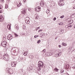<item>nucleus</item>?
Masks as SVG:
<instances>
[{
    "label": "nucleus",
    "mask_w": 75,
    "mask_h": 75,
    "mask_svg": "<svg viewBox=\"0 0 75 75\" xmlns=\"http://www.w3.org/2000/svg\"><path fill=\"white\" fill-rule=\"evenodd\" d=\"M59 25H62V22H61L59 24Z\"/></svg>",
    "instance_id": "nucleus-43"
},
{
    "label": "nucleus",
    "mask_w": 75,
    "mask_h": 75,
    "mask_svg": "<svg viewBox=\"0 0 75 75\" xmlns=\"http://www.w3.org/2000/svg\"><path fill=\"white\" fill-rule=\"evenodd\" d=\"M46 55L47 57H49V56H51L52 55V53L50 52H47L46 53Z\"/></svg>",
    "instance_id": "nucleus-10"
},
{
    "label": "nucleus",
    "mask_w": 75,
    "mask_h": 75,
    "mask_svg": "<svg viewBox=\"0 0 75 75\" xmlns=\"http://www.w3.org/2000/svg\"><path fill=\"white\" fill-rule=\"evenodd\" d=\"M64 33V30H62L60 31V33L61 34H62V33Z\"/></svg>",
    "instance_id": "nucleus-30"
},
{
    "label": "nucleus",
    "mask_w": 75,
    "mask_h": 75,
    "mask_svg": "<svg viewBox=\"0 0 75 75\" xmlns=\"http://www.w3.org/2000/svg\"><path fill=\"white\" fill-rule=\"evenodd\" d=\"M41 7L40 6H38L36 7L35 8V11L36 12H39L40 11H41Z\"/></svg>",
    "instance_id": "nucleus-5"
},
{
    "label": "nucleus",
    "mask_w": 75,
    "mask_h": 75,
    "mask_svg": "<svg viewBox=\"0 0 75 75\" xmlns=\"http://www.w3.org/2000/svg\"><path fill=\"white\" fill-rule=\"evenodd\" d=\"M14 35H15V37H18V35L16 33H14Z\"/></svg>",
    "instance_id": "nucleus-35"
},
{
    "label": "nucleus",
    "mask_w": 75,
    "mask_h": 75,
    "mask_svg": "<svg viewBox=\"0 0 75 75\" xmlns=\"http://www.w3.org/2000/svg\"><path fill=\"white\" fill-rule=\"evenodd\" d=\"M3 20H4V18H3V16H0V21L1 22L3 21Z\"/></svg>",
    "instance_id": "nucleus-16"
},
{
    "label": "nucleus",
    "mask_w": 75,
    "mask_h": 75,
    "mask_svg": "<svg viewBox=\"0 0 75 75\" xmlns=\"http://www.w3.org/2000/svg\"><path fill=\"white\" fill-rule=\"evenodd\" d=\"M74 28H75V26L74 27Z\"/></svg>",
    "instance_id": "nucleus-60"
},
{
    "label": "nucleus",
    "mask_w": 75,
    "mask_h": 75,
    "mask_svg": "<svg viewBox=\"0 0 75 75\" xmlns=\"http://www.w3.org/2000/svg\"><path fill=\"white\" fill-rule=\"evenodd\" d=\"M42 31V29H40V30L38 32L39 33V32H41V31Z\"/></svg>",
    "instance_id": "nucleus-36"
},
{
    "label": "nucleus",
    "mask_w": 75,
    "mask_h": 75,
    "mask_svg": "<svg viewBox=\"0 0 75 75\" xmlns=\"http://www.w3.org/2000/svg\"><path fill=\"white\" fill-rule=\"evenodd\" d=\"M11 71H12V70H11Z\"/></svg>",
    "instance_id": "nucleus-61"
},
{
    "label": "nucleus",
    "mask_w": 75,
    "mask_h": 75,
    "mask_svg": "<svg viewBox=\"0 0 75 75\" xmlns=\"http://www.w3.org/2000/svg\"><path fill=\"white\" fill-rule=\"evenodd\" d=\"M54 52L56 54L54 55V57H59L61 55L62 53L61 50H55Z\"/></svg>",
    "instance_id": "nucleus-1"
},
{
    "label": "nucleus",
    "mask_w": 75,
    "mask_h": 75,
    "mask_svg": "<svg viewBox=\"0 0 75 75\" xmlns=\"http://www.w3.org/2000/svg\"><path fill=\"white\" fill-rule=\"evenodd\" d=\"M46 13L47 14H48V13H50V10L48 9H47L46 11Z\"/></svg>",
    "instance_id": "nucleus-24"
},
{
    "label": "nucleus",
    "mask_w": 75,
    "mask_h": 75,
    "mask_svg": "<svg viewBox=\"0 0 75 75\" xmlns=\"http://www.w3.org/2000/svg\"><path fill=\"white\" fill-rule=\"evenodd\" d=\"M53 20L54 21H55V20H56V18H55V17L53 19Z\"/></svg>",
    "instance_id": "nucleus-42"
},
{
    "label": "nucleus",
    "mask_w": 75,
    "mask_h": 75,
    "mask_svg": "<svg viewBox=\"0 0 75 75\" xmlns=\"http://www.w3.org/2000/svg\"><path fill=\"white\" fill-rule=\"evenodd\" d=\"M64 0H62V1H63Z\"/></svg>",
    "instance_id": "nucleus-62"
},
{
    "label": "nucleus",
    "mask_w": 75,
    "mask_h": 75,
    "mask_svg": "<svg viewBox=\"0 0 75 75\" xmlns=\"http://www.w3.org/2000/svg\"><path fill=\"white\" fill-rule=\"evenodd\" d=\"M23 35H25V33H23L22 34Z\"/></svg>",
    "instance_id": "nucleus-56"
},
{
    "label": "nucleus",
    "mask_w": 75,
    "mask_h": 75,
    "mask_svg": "<svg viewBox=\"0 0 75 75\" xmlns=\"http://www.w3.org/2000/svg\"><path fill=\"white\" fill-rule=\"evenodd\" d=\"M19 4L20 5V6H21V3H19Z\"/></svg>",
    "instance_id": "nucleus-47"
},
{
    "label": "nucleus",
    "mask_w": 75,
    "mask_h": 75,
    "mask_svg": "<svg viewBox=\"0 0 75 75\" xmlns=\"http://www.w3.org/2000/svg\"><path fill=\"white\" fill-rule=\"evenodd\" d=\"M13 38V36L11 34H9L7 36V39L8 40H11Z\"/></svg>",
    "instance_id": "nucleus-7"
},
{
    "label": "nucleus",
    "mask_w": 75,
    "mask_h": 75,
    "mask_svg": "<svg viewBox=\"0 0 75 75\" xmlns=\"http://www.w3.org/2000/svg\"><path fill=\"white\" fill-rule=\"evenodd\" d=\"M3 38L4 39L5 38H5V37H3Z\"/></svg>",
    "instance_id": "nucleus-52"
},
{
    "label": "nucleus",
    "mask_w": 75,
    "mask_h": 75,
    "mask_svg": "<svg viewBox=\"0 0 75 75\" xmlns=\"http://www.w3.org/2000/svg\"><path fill=\"white\" fill-rule=\"evenodd\" d=\"M19 59H20V61H22V60H23V57L20 56L19 57Z\"/></svg>",
    "instance_id": "nucleus-19"
},
{
    "label": "nucleus",
    "mask_w": 75,
    "mask_h": 75,
    "mask_svg": "<svg viewBox=\"0 0 75 75\" xmlns=\"http://www.w3.org/2000/svg\"><path fill=\"white\" fill-rule=\"evenodd\" d=\"M5 7L6 8H7L8 7V5H6Z\"/></svg>",
    "instance_id": "nucleus-27"
},
{
    "label": "nucleus",
    "mask_w": 75,
    "mask_h": 75,
    "mask_svg": "<svg viewBox=\"0 0 75 75\" xmlns=\"http://www.w3.org/2000/svg\"><path fill=\"white\" fill-rule=\"evenodd\" d=\"M40 6H41V7H43L44 6V3L43 2H41L40 3Z\"/></svg>",
    "instance_id": "nucleus-15"
},
{
    "label": "nucleus",
    "mask_w": 75,
    "mask_h": 75,
    "mask_svg": "<svg viewBox=\"0 0 75 75\" xmlns=\"http://www.w3.org/2000/svg\"><path fill=\"white\" fill-rule=\"evenodd\" d=\"M2 13V12L1 11H0V13Z\"/></svg>",
    "instance_id": "nucleus-55"
},
{
    "label": "nucleus",
    "mask_w": 75,
    "mask_h": 75,
    "mask_svg": "<svg viewBox=\"0 0 75 75\" xmlns=\"http://www.w3.org/2000/svg\"><path fill=\"white\" fill-rule=\"evenodd\" d=\"M54 71L56 72H58V71L59 70V69H57V68H56L54 69Z\"/></svg>",
    "instance_id": "nucleus-18"
},
{
    "label": "nucleus",
    "mask_w": 75,
    "mask_h": 75,
    "mask_svg": "<svg viewBox=\"0 0 75 75\" xmlns=\"http://www.w3.org/2000/svg\"><path fill=\"white\" fill-rule=\"evenodd\" d=\"M64 16H61L60 17V18H64Z\"/></svg>",
    "instance_id": "nucleus-39"
},
{
    "label": "nucleus",
    "mask_w": 75,
    "mask_h": 75,
    "mask_svg": "<svg viewBox=\"0 0 75 75\" xmlns=\"http://www.w3.org/2000/svg\"><path fill=\"white\" fill-rule=\"evenodd\" d=\"M46 51V49H44V50H43L42 51V52H43V53H44V52H45Z\"/></svg>",
    "instance_id": "nucleus-29"
},
{
    "label": "nucleus",
    "mask_w": 75,
    "mask_h": 75,
    "mask_svg": "<svg viewBox=\"0 0 75 75\" xmlns=\"http://www.w3.org/2000/svg\"><path fill=\"white\" fill-rule=\"evenodd\" d=\"M67 20H68V21L69 23H70V24H72V23L74 22L73 20L71 19V18L68 19Z\"/></svg>",
    "instance_id": "nucleus-9"
},
{
    "label": "nucleus",
    "mask_w": 75,
    "mask_h": 75,
    "mask_svg": "<svg viewBox=\"0 0 75 75\" xmlns=\"http://www.w3.org/2000/svg\"><path fill=\"white\" fill-rule=\"evenodd\" d=\"M38 37V35H35L34 37V38H37Z\"/></svg>",
    "instance_id": "nucleus-37"
},
{
    "label": "nucleus",
    "mask_w": 75,
    "mask_h": 75,
    "mask_svg": "<svg viewBox=\"0 0 75 75\" xmlns=\"http://www.w3.org/2000/svg\"><path fill=\"white\" fill-rule=\"evenodd\" d=\"M2 8H1V5H0V9H1Z\"/></svg>",
    "instance_id": "nucleus-48"
},
{
    "label": "nucleus",
    "mask_w": 75,
    "mask_h": 75,
    "mask_svg": "<svg viewBox=\"0 0 75 75\" xmlns=\"http://www.w3.org/2000/svg\"><path fill=\"white\" fill-rule=\"evenodd\" d=\"M0 56H1V55H0V58H1V57Z\"/></svg>",
    "instance_id": "nucleus-53"
},
{
    "label": "nucleus",
    "mask_w": 75,
    "mask_h": 75,
    "mask_svg": "<svg viewBox=\"0 0 75 75\" xmlns=\"http://www.w3.org/2000/svg\"><path fill=\"white\" fill-rule=\"evenodd\" d=\"M74 59H75V56H74Z\"/></svg>",
    "instance_id": "nucleus-54"
},
{
    "label": "nucleus",
    "mask_w": 75,
    "mask_h": 75,
    "mask_svg": "<svg viewBox=\"0 0 75 75\" xmlns=\"http://www.w3.org/2000/svg\"><path fill=\"white\" fill-rule=\"evenodd\" d=\"M22 13L23 14H25V13H26V9L25 8H23V11L22 12Z\"/></svg>",
    "instance_id": "nucleus-13"
},
{
    "label": "nucleus",
    "mask_w": 75,
    "mask_h": 75,
    "mask_svg": "<svg viewBox=\"0 0 75 75\" xmlns=\"http://www.w3.org/2000/svg\"><path fill=\"white\" fill-rule=\"evenodd\" d=\"M39 18V17L38 16H37L35 17V18L36 19V20H38V19Z\"/></svg>",
    "instance_id": "nucleus-32"
},
{
    "label": "nucleus",
    "mask_w": 75,
    "mask_h": 75,
    "mask_svg": "<svg viewBox=\"0 0 75 75\" xmlns=\"http://www.w3.org/2000/svg\"><path fill=\"white\" fill-rule=\"evenodd\" d=\"M27 68L28 70L29 71H31V69L29 67H28Z\"/></svg>",
    "instance_id": "nucleus-26"
},
{
    "label": "nucleus",
    "mask_w": 75,
    "mask_h": 75,
    "mask_svg": "<svg viewBox=\"0 0 75 75\" xmlns=\"http://www.w3.org/2000/svg\"><path fill=\"white\" fill-rule=\"evenodd\" d=\"M17 50H18L16 51V50H14L13 51V53H14V54H15L16 52H17V53L19 52V50H18V49H17Z\"/></svg>",
    "instance_id": "nucleus-17"
},
{
    "label": "nucleus",
    "mask_w": 75,
    "mask_h": 75,
    "mask_svg": "<svg viewBox=\"0 0 75 75\" xmlns=\"http://www.w3.org/2000/svg\"><path fill=\"white\" fill-rule=\"evenodd\" d=\"M23 1H24V2H25V0H23Z\"/></svg>",
    "instance_id": "nucleus-58"
},
{
    "label": "nucleus",
    "mask_w": 75,
    "mask_h": 75,
    "mask_svg": "<svg viewBox=\"0 0 75 75\" xmlns=\"http://www.w3.org/2000/svg\"><path fill=\"white\" fill-rule=\"evenodd\" d=\"M38 67L37 68L38 70L39 71H41V67H43L44 66V63L42 61H39L38 62Z\"/></svg>",
    "instance_id": "nucleus-2"
},
{
    "label": "nucleus",
    "mask_w": 75,
    "mask_h": 75,
    "mask_svg": "<svg viewBox=\"0 0 75 75\" xmlns=\"http://www.w3.org/2000/svg\"><path fill=\"white\" fill-rule=\"evenodd\" d=\"M58 47H59V48H61V47H62L61 45H59Z\"/></svg>",
    "instance_id": "nucleus-44"
},
{
    "label": "nucleus",
    "mask_w": 75,
    "mask_h": 75,
    "mask_svg": "<svg viewBox=\"0 0 75 75\" xmlns=\"http://www.w3.org/2000/svg\"><path fill=\"white\" fill-rule=\"evenodd\" d=\"M17 7H20V5L19 4H18L17 5Z\"/></svg>",
    "instance_id": "nucleus-38"
},
{
    "label": "nucleus",
    "mask_w": 75,
    "mask_h": 75,
    "mask_svg": "<svg viewBox=\"0 0 75 75\" xmlns=\"http://www.w3.org/2000/svg\"><path fill=\"white\" fill-rule=\"evenodd\" d=\"M20 71L21 72H23V70L22 69L20 70Z\"/></svg>",
    "instance_id": "nucleus-40"
},
{
    "label": "nucleus",
    "mask_w": 75,
    "mask_h": 75,
    "mask_svg": "<svg viewBox=\"0 0 75 75\" xmlns=\"http://www.w3.org/2000/svg\"><path fill=\"white\" fill-rule=\"evenodd\" d=\"M71 27H72V25H66L65 26V28H71Z\"/></svg>",
    "instance_id": "nucleus-12"
},
{
    "label": "nucleus",
    "mask_w": 75,
    "mask_h": 75,
    "mask_svg": "<svg viewBox=\"0 0 75 75\" xmlns=\"http://www.w3.org/2000/svg\"><path fill=\"white\" fill-rule=\"evenodd\" d=\"M1 3H3L4 2V0H1Z\"/></svg>",
    "instance_id": "nucleus-41"
},
{
    "label": "nucleus",
    "mask_w": 75,
    "mask_h": 75,
    "mask_svg": "<svg viewBox=\"0 0 75 75\" xmlns=\"http://www.w3.org/2000/svg\"><path fill=\"white\" fill-rule=\"evenodd\" d=\"M16 30H19V26L17 25V26H16Z\"/></svg>",
    "instance_id": "nucleus-20"
},
{
    "label": "nucleus",
    "mask_w": 75,
    "mask_h": 75,
    "mask_svg": "<svg viewBox=\"0 0 75 75\" xmlns=\"http://www.w3.org/2000/svg\"><path fill=\"white\" fill-rule=\"evenodd\" d=\"M23 54L25 56H27V55H28V51H26L25 52H24L23 53Z\"/></svg>",
    "instance_id": "nucleus-14"
},
{
    "label": "nucleus",
    "mask_w": 75,
    "mask_h": 75,
    "mask_svg": "<svg viewBox=\"0 0 75 75\" xmlns=\"http://www.w3.org/2000/svg\"><path fill=\"white\" fill-rule=\"evenodd\" d=\"M7 28L8 30H10V28H11V26L9 25H7Z\"/></svg>",
    "instance_id": "nucleus-21"
},
{
    "label": "nucleus",
    "mask_w": 75,
    "mask_h": 75,
    "mask_svg": "<svg viewBox=\"0 0 75 75\" xmlns=\"http://www.w3.org/2000/svg\"><path fill=\"white\" fill-rule=\"evenodd\" d=\"M17 62H13L11 63V65L12 67H14L16 66Z\"/></svg>",
    "instance_id": "nucleus-6"
},
{
    "label": "nucleus",
    "mask_w": 75,
    "mask_h": 75,
    "mask_svg": "<svg viewBox=\"0 0 75 75\" xmlns=\"http://www.w3.org/2000/svg\"><path fill=\"white\" fill-rule=\"evenodd\" d=\"M28 10L29 11H31V9H30V8H28Z\"/></svg>",
    "instance_id": "nucleus-46"
},
{
    "label": "nucleus",
    "mask_w": 75,
    "mask_h": 75,
    "mask_svg": "<svg viewBox=\"0 0 75 75\" xmlns=\"http://www.w3.org/2000/svg\"><path fill=\"white\" fill-rule=\"evenodd\" d=\"M8 56L7 54H5L4 55L3 58L5 61H7V59H8Z\"/></svg>",
    "instance_id": "nucleus-3"
},
{
    "label": "nucleus",
    "mask_w": 75,
    "mask_h": 75,
    "mask_svg": "<svg viewBox=\"0 0 75 75\" xmlns=\"http://www.w3.org/2000/svg\"><path fill=\"white\" fill-rule=\"evenodd\" d=\"M23 30H25V26L24 25H23Z\"/></svg>",
    "instance_id": "nucleus-28"
},
{
    "label": "nucleus",
    "mask_w": 75,
    "mask_h": 75,
    "mask_svg": "<svg viewBox=\"0 0 75 75\" xmlns=\"http://www.w3.org/2000/svg\"><path fill=\"white\" fill-rule=\"evenodd\" d=\"M1 44L2 46L4 47L5 46L4 45H7V42L6 41H4L1 43Z\"/></svg>",
    "instance_id": "nucleus-8"
},
{
    "label": "nucleus",
    "mask_w": 75,
    "mask_h": 75,
    "mask_svg": "<svg viewBox=\"0 0 75 75\" xmlns=\"http://www.w3.org/2000/svg\"><path fill=\"white\" fill-rule=\"evenodd\" d=\"M40 41H41V40H38L37 42L38 44H39V43H40Z\"/></svg>",
    "instance_id": "nucleus-34"
},
{
    "label": "nucleus",
    "mask_w": 75,
    "mask_h": 75,
    "mask_svg": "<svg viewBox=\"0 0 75 75\" xmlns=\"http://www.w3.org/2000/svg\"><path fill=\"white\" fill-rule=\"evenodd\" d=\"M73 8H74V9H75V7H73Z\"/></svg>",
    "instance_id": "nucleus-51"
},
{
    "label": "nucleus",
    "mask_w": 75,
    "mask_h": 75,
    "mask_svg": "<svg viewBox=\"0 0 75 75\" xmlns=\"http://www.w3.org/2000/svg\"><path fill=\"white\" fill-rule=\"evenodd\" d=\"M61 0H59V2H60V3H61Z\"/></svg>",
    "instance_id": "nucleus-50"
},
{
    "label": "nucleus",
    "mask_w": 75,
    "mask_h": 75,
    "mask_svg": "<svg viewBox=\"0 0 75 75\" xmlns=\"http://www.w3.org/2000/svg\"><path fill=\"white\" fill-rule=\"evenodd\" d=\"M8 72L10 74H12V73L11 72V71H10V70H8Z\"/></svg>",
    "instance_id": "nucleus-33"
},
{
    "label": "nucleus",
    "mask_w": 75,
    "mask_h": 75,
    "mask_svg": "<svg viewBox=\"0 0 75 75\" xmlns=\"http://www.w3.org/2000/svg\"><path fill=\"white\" fill-rule=\"evenodd\" d=\"M59 6H64V5L62 3L61 4H59Z\"/></svg>",
    "instance_id": "nucleus-31"
},
{
    "label": "nucleus",
    "mask_w": 75,
    "mask_h": 75,
    "mask_svg": "<svg viewBox=\"0 0 75 75\" xmlns=\"http://www.w3.org/2000/svg\"><path fill=\"white\" fill-rule=\"evenodd\" d=\"M29 58L30 59H32L33 58V56L32 55H30L29 56Z\"/></svg>",
    "instance_id": "nucleus-25"
},
{
    "label": "nucleus",
    "mask_w": 75,
    "mask_h": 75,
    "mask_svg": "<svg viewBox=\"0 0 75 75\" xmlns=\"http://www.w3.org/2000/svg\"><path fill=\"white\" fill-rule=\"evenodd\" d=\"M73 68H74V69H75V65L73 66V67H72Z\"/></svg>",
    "instance_id": "nucleus-45"
},
{
    "label": "nucleus",
    "mask_w": 75,
    "mask_h": 75,
    "mask_svg": "<svg viewBox=\"0 0 75 75\" xmlns=\"http://www.w3.org/2000/svg\"><path fill=\"white\" fill-rule=\"evenodd\" d=\"M24 60H25V61H26V59H25V58L24 59Z\"/></svg>",
    "instance_id": "nucleus-49"
},
{
    "label": "nucleus",
    "mask_w": 75,
    "mask_h": 75,
    "mask_svg": "<svg viewBox=\"0 0 75 75\" xmlns=\"http://www.w3.org/2000/svg\"><path fill=\"white\" fill-rule=\"evenodd\" d=\"M60 72L61 74H63L64 72V69H62L61 70Z\"/></svg>",
    "instance_id": "nucleus-23"
},
{
    "label": "nucleus",
    "mask_w": 75,
    "mask_h": 75,
    "mask_svg": "<svg viewBox=\"0 0 75 75\" xmlns=\"http://www.w3.org/2000/svg\"><path fill=\"white\" fill-rule=\"evenodd\" d=\"M30 19V18L28 17H26V18H25V23L27 24H29L30 23V21L29 20Z\"/></svg>",
    "instance_id": "nucleus-4"
},
{
    "label": "nucleus",
    "mask_w": 75,
    "mask_h": 75,
    "mask_svg": "<svg viewBox=\"0 0 75 75\" xmlns=\"http://www.w3.org/2000/svg\"><path fill=\"white\" fill-rule=\"evenodd\" d=\"M62 45L63 46H67V45L66 44L64 43V42L62 43Z\"/></svg>",
    "instance_id": "nucleus-22"
},
{
    "label": "nucleus",
    "mask_w": 75,
    "mask_h": 75,
    "mask_svg": "<svg viewBox=\"0 0 75 75\" xmlns=\"http://www.w3.org/2000/svg\"><path fill=\"white\" fill-rule=\"evenodd\" d=\"M69 50L70 51H69V52H70L71 51V52H72L74 51V49L72 47H69Z\"/></svg>",
    "instance_id": "nucleus-11"
},
{
    "label": "nucleus",
    "mask_w": 75,
    "mask_h": 75,
    "mask_svg": "<svg viewBox=\"0 0 75 75\" xmlns=\"http://www.w3.org/2000/svg\"><path fill=\"white\" fill-rule=\"evenodd\" d=\"M55 39H57V38H55Z\"/></svg>",
    "instance_id": "nucleus-59"
},
{
    "label": "nucleus",
    "mask_w": 75,
    "mask_h": 75,
    "mask_svg": "<svg viewBox=\"0 0 75 75\" xmlns=\"http://www.w3.org/2000/svg\"><path fill=\"white\" fill-rule=\"evenodd\" d=\"M12 54H13V53H12Z\"/></svg>",
    "instance_id": "nucleus-63"
},
{
    "label": "nucleus",
    "mask_w": 75,
    "mask_h": 75,
    "mask_svg": "<svg viewBox=\"0 0 75 75\" xmlns=\"http://www.w3.org/2000/svg\"><path fill=\"white\" fill-rule=\"evenodd\" d=\"M38 28L39 29H40V27H38Z\"/></svg>",
    "instance_id": "nucleus-57"
}]
</instances>
